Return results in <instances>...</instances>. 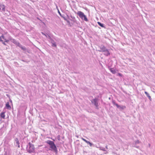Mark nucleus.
Returning <instances> with one entry per match:
<instances>
[{
  "label": "nucleus",
  "instance_id": "f257e3e1",
  "mask_svg": "<svg viewBox=\"0 0 155 155\" xmlns=\"http://www.w3.org/2000/svg\"><path fill=\"white\" fill-rule=\"evenodd\" d=\"M27 150L29 153H31L35 152V148L34 145L29 142L27 146Z\"/></svg>",
  "mask_w": 155,
  "mask_h": 155
},
{
  "label": "nucleus",
  "instance_id": "f03ea898",
  "mask_svg": "<svg viewBox=\"0 0 155 155\" xmlns=\"http://www.w3.org/2000/svg\"><path fill=\"white\" fill-rule=\"evenodd\" d=\"M46 142L48 144L50 145V148L52 150H57V148L56 146L54 144V142L53 141L48 140Z\"/></svg>",
  "mask_w": 155,
  "mask_h": 155
},
{
  "label": "nucleus",
  "instance_id": "7ed1b4c3",
  "mask_svg": "<svg viewBox=\"0 0 155 155\" xmlns=\"http://www.w3.org/2000/svg\"><path fill=\"white\" fill-rule=\"evenodd\" d=\"M77 14L79 17L82 19L86 21H88L86 16L84 14V13L81 11H78L77 13Z\"/></svg>",
  "mask_w": 155,
  "mask_h": 155
},
{
  "label": "nucleus",
  "instance_id": "20e7f679",
  "mask_svg": "<svg viewBox=\"0 0 155 155\" xmlns=\"http://www.w3.org/2000/svg\"><path fill=\"white\" fill-rule=\"evenodd\" d=\"M91 103L93 104L95 106H96V108L98 109V103L97 102V99L96 98H95L93 99L91 101Z\"/></svg>",
  "mask_w": 155,
  "mask_h": 155
},
{
  "label": "nucleus",
  "instance_id": "39448f33",
  "mask_svg": "<svg viewBox=\"0 0 155 155\" xmlns=\"http://www.w3.org/2000/svg\"><path fill=\"white\" fill-rule=\"evenodd\" d=\"M49 38L50 40V41L51 43L52 44V46L53 47H54L56 48L57 45L56 42L54 41V40L51 38V37L49 35H48Z\"/></svg>",
  "mask_w": 155,
  "mask_h": 155
},
{
  "label": "nucleus",
  "instance_id": "423d86ee",
  "mask_svg": "<svg viewBox=\"0 0 155 155\" xmlns=\"http://www.w3.org/2000/svg\"><path fill=\"white\" fill-rule=\"evenodd\" d=\"M100 49L98 50V51L100 52H104L105 51L107 48L104 45H101L99 47Z\"/></svg>",
  "mask_w": 155,
  "mask_h": 155
},
{
  "label": "nucleus",
  "instance_id": "0eeeda50",
  "mask_svg": "<svg viewBox=\"0 0 155 155\" xmlns=\"http://www.w3.org/2000/svg\"><path fill=\"white\" fill-rule=\"evenodd\" d=\"M14 143L16 144L15 145L16 146H17L18 147H20L19 141L18 138H15V140Z\"/></svg>",
  "mask_w": 155,
  "mask_h": 155
},
{
  "label": "nucleus",
  "instance_id": "6e6552de",
  "mask_svg": "<svg viewBox=\"0 0 155 155\" xmlns=\"http://www.w3.org/2000/svg\"><path fill=\"white\" fill-rule=\"evenodd\" d=\"M103 53V54L106 56H108L110 54L109 50L107 49L105 51H104Z\"/></svg>",
  "mask_w": 155,
  "mask_h": 155
},
{
  "label": "nucleus",
  "instance_id": "1a4fd4ad",
  "mask_svg": "<svg viewBox=\"0 0 155 155\" xmlns=\"http://www.w3.org/2000/svg\"><path fill=\"white\" fill-rule=\"evenodd\" d=\"M116 107H117L121 110H123L126 108V107L123 105H119L118 104H116Z\"/></svg>",
  "mask_w": 155,
  "mask_h": 155
},
{
  "label": "nucleus",
  "instance_id": "9d476101",
  "mask_svg": "<svg viewBox=\"0 0 155 155\" xmlns=\"http://www.w3.org/2000/svg\"><path fill=\"white\" fill-rule=\"evenodd\" d=\"M5 107L8 109L10 110L11 109V107L10 105L8 102L6 103Z\"/></svg>",
  "mask_w": 155,
  "mask_h": 155
},
{
  "label": "nucleus",
  "instance_id": "9b49d317",
  "mask_svg": "<svg viewBox=\"0 0 155 155\" xmlns=\"http://www.w3.org/2000/svg\"><path fill=\"white\" fill-rule=\"evenodd\" d=\"M144 93L145 94H146V95L147 96L148 98L149 99V100L151 101V100H152V99L151 97L150 96V95L146 91H145L144 92Z\"/></svg>",
  "mask_w": 155,
  "mask_h": 155
},
{
  "label": "nucleus",
  "instance_id": "f8f14e48",
  "mask_svg": "<svg viewBox=\"0 0 155 155\" xmlns=\"http://www.w3.org/2000/svg\"><path fill=\"white\" fill-rule=\"evenodd\" d=\"M10 40L12 42H13L14 44H17V42L18 41L13 38H11L10 39Z\"/></svg>",
  "mask_w": 155,
  "mask_h": 155
},
{
  "label": "nucleus",
  "instance_id": "ddd939ff",
  "mask_svg": "<svg viewBox=\"0 0 155 155\" xmlns=\"http://www.w3.org/2000/svg\"><path fill=\"white\" fill-rule=\"evenodd\" d=\"M110 70L111 72L113 74H115L116 73V70L112 68H110Z\"/></svg>",
  "mask_w": 155,
  "mask_h": 155
},
{
  "label": "nucleus",
  "instance_id": "4468645a",
  "mask_svg": "<svg viewBox=\"0 0 155 155\" xmlns=\"http://www.w3.org/2000/svg\"><path fill=\"white\" fill-rule=\"evenodd\" d=\"M98 24L102 28H105V27L104 26V25L103 24L101 23L100 22H97Z\"/></svg>",
  "mask_w": 155,
  "mask_h": 155
},
{
  "label": "nucleus",
  "instance_id": "2eb2a0df",
  "mask_svg": "<svg viewBox=\"0 0 155 155\" xmlns=\"http://www.w3.org/2000/svg\"><path fill=\"white\" fill-rule=\"evenodd\" d=\"M0 116H1V117L3 118V119H5V112H2V113H1Z\"/></svg>",
  "mask_w": 155,
  "mask_h": 155
},
{
  "label": "nucleus",
  "instance_id": "dca6fc26",
  "mask_svg": "<svg viewBox=\"0 0 155 155\" xmlns=\"http://www.w3.org/2000/svg\"><path fill=\"white\" fill-rule=\"evenodd\" d=\"M20 48L23 51H25L26 50V48L25 46H23L22 45Z\"/></svg>",
  "mask_w": 155,
  "mask_h": 155
},
{
  "label": "nucleus",
  "instance_id": "f3484780",
  "mask_svg": "<svg viewBox=\"0 0 155 155\" xmlns=\"http://www.w3.org/2000/svg\"><path fill=\"white\" fill-rule=\"evenodd\" d=\"M101 150H102L104 151H106V150H105V148L104 147H100L99 148Z\"/></svg>",
  "mask_w": 155,
  "mask_h": 155
},
{
  "label": "nucleus",
  "instance_id": "a211bd4d",
  "mask_svg": "<svg viewBox=\"0 0 155 155\" xmlns=\"http://www.w3.org/2000/svg\"><path fill=\"white\" fill-rule=\"evenodd\" d=\"M86 143L88 144H89L90 147H91L93 145V144L92 143L88 141H87Z\"/></svg>",
  "mask_w": 155,
  "mask_h": 155
},
{
  "label": "nucleus",
  "instance_id": "6ab92c4d",
  "mask_svg": "<svg viewBox=\"0 0 155 155\" xmlns=\"http://www.w3.org/2000/svg\"><path fill=\"white\" fill-rule=\"evenodd\" d=\"M17 44H15L16 45H17L18 46L19 48L21 46V45H21L20 44V43L18 42V41L17 42Z\"/></svg>",
  "mask_w": 155,
  "mask_h": 155
},
{
  "label": "nucleus",
  "instance_id": "aec40b11",
  "mask_svg": "<svg viewBox=\"0 0 155 155\" xmlns=\"http://www.w3.org/2000/svg\"><path fill=\"white\" fill-rule=\"evenodd\" d=\"M81 139L83 140L86 143L87 142V140H85V139L84 138H83V137H82L81 138Z\"/></svg>",
  "mask_w": 155,
  "mask_h": 155
},
{
  "label": "nucleus",
  "instance_id": "412c9836",
  "mask_svg": "<svg viewBox=\"0 0 155 155\" xmlns=\"http://www.w3.org/2000/svg\"><path fill=\"white\" fill-rule=\"evenodd\" d=\"M57 10H58V13H59V15H61V12H60L59 9L57 8Z\"/></svg>",
  "mask_w": 155,
  "mask_h": 155
},
{
  "label": "nucleus",
  "instance_id": "4be33fe9",
  "mask_svg": "<svg viewBox=\"0 0 155 155\" xmlns=\"http://www.w3.org/2000/svg\"><path fill=\"white\" fill-rule=\"evenodd\" d=\"M112 103L113 104L115 105L116 106V104H118L117 103H116L114 101H112Z\"/></svg>",
  "mask_w": 155,
  "mask_h": 155
},
{
  "label": "nucleus",
  "instance_id": "5701e85b",
  "mask_svg": "<svg viewBox=\"0 0 155 155\" xmlns=\"http://www.w3.org/2000/svg\"><path fill=\"white\" fill-rule=\"evenodd\" d=\"M112 103L113 104L115 105L116 106V104H118L117 103H116L114 101H112Z\"/></svg>",
  "mask_w": 155,
  "mask_h": 155
},
{
  "label": "nucleus",
  "instance_id": "b1692460",
  "mask_svg": "<svg viewBox=\"0 0 155 155\" xmlns=\"http://www.w3.org/2000/svg\"><path fill=\"white\" fill-rule=\"evenodd\" d=\"M41 33L43 35H45L46 38L47 37V35L46 34H45L44 33H43V32H41Z\"/></svg>",
  "mask_w": 155,
  "mask_h": 155
},
{
  "label": "nucleus",
  "instance_id": "393cba45",
  "mask_svg": "<svg viewBox=\"0 0 155 155\" xmlns=\"http://www.w3.org/2000/svg\"><path fill=\"white\" fill-rule=\"evenodd\" d=\"M57 139H58V140L60 141V136L59 135H58V136H57Z\"/></svg>",
  "mask_w": 155,
  "mask_h": 155
},
{
  "label": "nucleus",
  "instance_id": "a878e982",
  "mask_svg": "<svg viewBox=\"0 0 155 155\" xmlns=\"http://www.w3.org/2000/svg\"><path fill=\"white\" fill-rule=\"evenodd\" d=\"M139 143V141L138 140H137L135 141L136 143Z\"/></svg>",
  "mask_w": 155,
  "mask_h": 155
},
{
  "label": "nucleus",
  "instance_id": "bb28decb",
  "mask_svg": "<svg viewBox=\"0 0 155 155\" xmlns=\"http://www.w3.org/2000/svg\"><path fill=\"white\" fill-rule=\"evenodd\" d=\"M1 37V38H3V39H4V36H3V35H2L0 37Z\"/></svg>",
  "mask_w": 155,
  "mask_h": 155
},
{
  "label": "nucleus",
  "instance_id": "cd10ccee",
  "mask_svg": "<svg viewBox=\"0 0 155 155\" xmlns=\"http://www.w3.org/2000/svg\"><path fill=\"white\" fill-rule=\"evenodd\" d=\"M2 43H3V44H4V45H6V44L5 43V42H3H3H2Z\"/></svg>",
  "mask_w": 155,
  "mask_h": 155
},
{
  "label": "nucleus",
  "instance_id": "c85d7f7f",
  "mask_svg": "<svg viewBox=\"0 0 155 155\" xmlns=\"http://www.w3.org/2000/svg\"><path fill=\"white\" fill-rule=\"evenodd\" d=\"M3 41L1 39V37H0V41L3 42Z\"/></svg>",
  "mask_w": 155,
  "mask_h": 155
},
{
  "label": "nucleus",
  "instance_id": "c756f323",
  "mask_svg": "<svg viewBox=\"0 0 155 155\" xmlns=\"http://www.w3.org/2000/svg\"><path fill=\"white\" fill-rule=\"evenodd\" d=\"M5 42H8L9 41L8 40H6V39H5Z\"/></svg>",
  "mask_w": 155,
  "mask_h": 155
},
{
  "label": "nucleus",
  "instance_id": "7c9ffc66",
  "mask_svg": "<svg viewBox=\"0 0 155 155\" xmlns=\"http://www.w3.org/2000/svg\"><path fill=\"white\" fill-rule=\"evenodd\" d=\"M62 18L64 17V15H60Z\"/></svg>",
  "mask_w": 155,
  "mask_h": 155
},
{
  "label": "nucleus",
  "instance_id": "2f4dec72",
  "mask_svg": "<svg viewBox=\"0 0 155 155\" xmlns=\"http://www.w3.org/2000/svg\"><path fill=\"white\" fill-rule=\"evenodd\" d=\"M4 155H7V153L6 152H5V153Z\"/></svg>",
  "mask_w": 155,
  "mask_h": 155
},
{
  "label": "nucleus",
  "instance_id": "473e14b6",
  "mask_svg": "<svg viewBox=\"0 0 155 155\" xmlns=\"http://www.w3.org/2000/svg\"><path fill=\"white\" fill-rule=\"evenodd\" d=\"M64 19L65 20H67V19H66V18H64Z\"/></svg>",
  "mask_w": 155,
  "mask_h": 155
},
{
  "label": "nucleus",
  "instance_id": "72a5a7b5",
  "mask_svg": "<svg viewBox=\"0 0 155 155\" xmlns=\"http://www.w3.org/2000/svg\"><path fill=\"white\" fill-rule=\"evenodd\" d=\"M105 147H106V149H107V148H107V146H106Z\"/></svg>",
  "mask_w": 155,
  "mask_h": 155
},
{
  "label": "nucleus",
  "instance_id": "f704fd0d",
  "mask_svg": "<svg viewBox=\"0 0 155 155\" xmlns=\"http://www.w3.org/2000/svg\"><path fill=\"white\" fill-rule=\"evenodd\" d=\"M66 21H67V22L69 23V21H67V20H66Z\"/></svg>",
  "mask_w": 155,
  "mask_h": 155
},
{
  "label": "nucleus",
  "instance_id": "c9c22d12",
  "mask_svg": "<svg viewBox=\"0 0 155 155\" xmlns=\"http://www.w3.org/2000/svg\"><path fill=\"white\" fill-rule=\"evenodd\" d=\"M136 147L137 148H138L139 147V146H137Z\"/></svg>",
  "mask_w": 155,
  "mask_h": 155
},
{
  "label": "nucleus",
  "instance_id": "e433bc0d",
  "mask_svg": "<svg viewBox=\"0 0 155 155\" xmlns=\"http://www.w3.org/2000/svg\"><path fill=\"white\" fill-rule=\"evenodd\" d=\"M149 146H150V144H149Z\"/></svg>",
  "mask_w": 155,
  "mask_h": 155
},
{
  "label": "nucleus",
  "instance_id": "4c0bfd02",
  "mask_svg": "<svg viewBox=\"0 0 155 155\" xmlns=\"http://www.w3.org/2000/svg\"><path fill=\"white\" fill-rule=\"evenodd\" d=\"M65 17H64H64H63V18H64Z\"/></svg>",
  "mask_w": 155,
  "mask_h": 155
}]
</instances>
